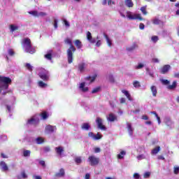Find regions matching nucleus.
Masks as SVG:
<instances>
[{"label":"nucleus","instance_id":"obj_1","mask_svg":"<svg viewBox=\"0 0 179 179\" xmlns=\"http://www.w3.org/2000/svg\"><path fill=\"white\" fill-rule=\"evenodd\" d=\"M9 85H12V79L9 77L0 76V93L6 96L9 93Z\"/></svg>","mask_w":179,"mask_h":179},{"label":"nucleus","instance_id":"obj_2","mask_svg":"<svg viewBox=\"0 0 179 179\" xmlns=\"http://www.w3.org/2000/svg\"><path fill=\"white\" fill-rule=\"evenodd\" d=\"M64 43L65 44H69V45H70L67 50V61L68 64H72V62H73V54H75V52L76 51V48L73 46L72 40L69 38H66Z\"/></svg>","mask_w":179,"mask_h":179},{"label":"nucleus","instance_id":"obj_3","mask_svg":"<svg viewBox=\"0 0 179 179\" xmlns=\"http://www.w3.org/2000/svg\"><path fill=\"white\" fill-rule=\"evenodd\" d=\"M22 48H24L25 52L28 54H36V48L33 47L31 40L29 38H24L22 41Z\"/></svg>","mask_w":179,"mask_h":179},{"label":"nucleus","instance_id":"obj_4","mask_svg":"<svg viewBox=\"0 0 179 179\" xmlns=\"http://www.w3.org/2000/svg\"><path fill=\"white\" fill-rule=\"evenodd\" d=\"M160 82L164 86H167L166 88L168 90H174V89L177 87V81H173L172 85H170V81L169 80L160 79Z\"/></svg>","mask_w":179,"mask_h":179},{"label":"nucleus","instance_id":"obj_5","mask_svg":"<svg viewBox=\"0 0 179 179\" xmlns=\"http://www.w3.org/2000/svg\"><path fill=\"white\" fill-rule=\"evenodd\" d=\"M88 162L90 164V166H99V163H100V158L94 156V155H90L88 157Z\"/></svg>","mask_w":179,"mask_h":179},{"label":"nucleus","instance_id":"obj_6","mask_svg":"<svg viewBox=\"0 0 179 179\" xmlns=\"http://www.w3.org/2000/svg\"><path fill=\"white\" fill-rule=\"evenodd\" d=\"M170 69H171V66L170 64H165L159 69V72L162 75H166V73H169Z\"/></svg>","mask_w":179,"mask_h":179},{"label":"nucleus","instance_id":"obj_7","mask_svg":"<svg viewBox=\"0 0 179 179\" xmlns=\"http://www.w3.org/2000/svg\"><path fill=\"white\" fill-rule=\"evenodd\" d=\"M96 123L97 124L98 128L102 131H107V127L103 124V119L101 117H96Z\"/></svg>","mask_w":179,"mask_h":179},{"label":"nucleus","instance_id":"obj_8","mask_svg":"<svg viewBox=\"0 0 179 179\" xmlns=\"http://www.w3.org/2000/svg\"><path fill=\"white\" fill-rule=\"evenodd\" d=\"M57 131V127L52 126L51 124L47 125L45 128V134H52Z\"/></svg>","mask_w":179,"mask_h":179},{"label":"nucleus","instance_id":"obj_9","mask_svg":"<svg viewBox=\"0 0 179 179\" xmlns=\"http://www.w3.org/2000/svg\"><path fill=\"white\" fill-rule=\"evenodd\" d=\"M38 76L44 82H48L50 80V74L48 73H39Z\"/></svg>","mask_w":179,"mask_h":179},{"label":"nucleus","instance_id":"obj_10","mask_svg":"<svg viewBox=\"0 0 179 179\" xmlns=\"http://www.w3.org/2000/svg\"><path fill=\"white\" fill-rule=\"evenodd\" d=\"M55 177H56V178H61L62 177H65V169H64V168H61L59 172L55 174Z\"/></svg>","mask_w":179,"mask_h":179},{"label":"nucleus","instance_id":"obj_11","mask_svg":"<svg viewBox=\"0 0 179 179\" xmlns=\"http://www.w3.org/2000/svg\"><path fill=\"white\" fill-rule=\"evenodd\" d=\"M55 150L57 156H60V157L62 156V155L64 154V152H65V150L62 146L56 147L55 148Z\"/></svg>","mask_w":179,"mask_h":179},{"label":"nucleus","instance_id":"obj_12","mask_svg":"<svg viewBox=\"0 0 179 179\" xmlns=\"http://www.w3.org/2000/svg\"><path fill=\"white\" fill-rule=\"evenodd\" d=\"M87 39L88 40V41H90V43H92V44H94V43H96V39L93 38V37L92 36V33H90V31L87 32Z\"/></svg>","mask_w":179,"mask_h":179},{"label":"nucleus","instance_id":"obj_13","mask_svg":"<svg viewBox=\"0 0 179 179\" xmlns=\"http://www.w3.org/2000/svg\"><path fill=\"white\" fill-rule=\"evenodd\" d=\"M86 85L85 83H81L79 86V89L83 92V93H86V92H89V87H85Z\"/></svg>","mask_w":179,"mask_h":179},{"label":"nucleus","instance_id":"obj_14","mask_svg":"<svg viewBox=\"0 0 179 179\" xmlns=\"http://www.w3.org/2000/svg\"><path fill=\"white\" fill-rule=\"evenodd\" d=\"M127 131L129 132V135H130V136H132V135H134V129L132 128V125L131 124V123H127Z\"/></svg>","mask_w":179,"mask_h":179},{"label":"nucleus","instance_id":"obj_15","mask_svg":"<svg viewBox=\"0 0 179 179\" xmlns=\"http://www.w3.org/2000/svg\"><path fill=\"white\" fill-rule=\"evenodd\" d=\"M122 93H123V94H124V96H126L127 99H128V100L129 101H132V97L131 96V94H129V92H128L125 90H122Z\"/></svg>","mask_w":179,"mask_h":179},{"label":"nucleus","instance_id":"obj_16","mask_svg":"<svg viewBox=\"0 0 179 179\" xmlns=\"http://www.w3.org/2000/svg\"><path fill=\"white\" fill-rule=\"evenodd\" d=\"M0 166L3 170V171H8V170H9V168L8 167V165L6 164V163L3 161H1L0 162Z\"/></svg>","mask_w":179,"mask_h":179},{"label":"nucleus","instance_id":"obj_17","mask_svg":"<svg viewBox=\"0 0 179 179\" xmlns=\"http://www.w3.org/2000/svg\"><path fill=\"white\" fill-rule=\"evenodd\" d=\"M81 129L83 131H89V129H90V124L87 122L83 123L81 125Z\"/></svg>","mask_w":179,"mask_h":179},{"label":"nucleus","instance_id":"obj_18","mask_svg":"<svg viewBox=\"0 0 179 179\" xmlns=\"http://www.w3.org/2000/svg\"><path fill=\"white\" fill-rule=\"evenodd\" d=\"M117 120V116L114 115L113 113H110L108 117V120H109L110 122H114Z\"/></svg>","mask_w":179,"mask_h":179},{"label":"nucleus","instance_id":"obj_19","mask_svg":"<svg viewBox=\"0 0 179 179\" xmlns=\"http://www.w3.org/2000/svg\"><path fill=\"white\" fill-rule=\"evenodd\" d=\"M136 48H138V44L136 43H134L133 45L130 47H127L126 48L127 51H134V50H136Z\"/></svg>","mask_w":179,"mask_h":179},{"label":"nucleus","instance_id":"obj_20","mask_svg":"<svg viewBox=\"0 0 179 179\" xmlns=\"http://www.w3.org/2000/svg\"><path fill=\"white\" fill-rule=\"evenodd\" d=\"M150 90L152 93V96L156 97V96H157V87H156L155 85H152L151 86Z\"/></svg>","mask_w":179,"mask_h":179},{"label":"nucleus","instance_id":"obj_21","mask_svg":"<svg viewBox=\"0 0 179 179\" xmlns=\"http://www.w3.org/2000/svg\"><path fill=\"white\" fill-rule=\"evenodd\" d=\"M124 3L127 8H133L134 7V3L132 2V0H125Z\"/></svg>","mask_w":179,"mask_h":179},{"label":"nucleus","instance_id":"obj_22","mask_svg":"<svg viewBox=\"0 0 179 179\" xmlns=\"http://www.w3.org/2000/svg\"><path fill=\"white\" fill-rule=\"evenodd\" d=\"M74 44L78 50L82 48V42L79 39L76 40Z\"/></svg>","mask_w":179,"mask_h":179},{"label":"nucleus","instance_id":"obj_23","mask_svg":"<svg viewBox=\"0 0 179 179\" xmlns=\"http://www.w3.org/2000/svg\"><path fill=\"white\" fill-rule=\"evenodd\" d=\"M86 66V64L85 63H80L78 64V71H80V72H83L85 71V67Z\"/></svg>","mask_w":179,"mask_h":179},{"label":"nucleus","instance_id":"obj_24","mask_svg":"<svg viewBox=\"0 0 179 179\" xmlns=\"http://www.w3.org/2000/svg\"><path fill=\"white\" fill-rule=\"evenodd\" d=\"M40 116L41 117L42 120H45L47 118H48V113L46 111H43L40 114Z\"/></svg>","mask_w":179,"mask_h":179},{"label":"nucleus","instance_id":"obj_25","mask_svg":"<svg viewBox=\"0 0 179 179\" xmlns=\"http://www.w3.org/2000/svg\"><path fill=\"white\" fill-rule=\"evenodd\" d=\"M125 155H127V152L122 150L120 154H118L117 155V159H124V157L125 156Z\"/></svg>","mask_w":179,"mask_h":179},{"label":"nucleus","instance_id":"obj_26","mask_svg":"<svg viewBox=\"0 0 179 179\" xmlns=\"http://www.w3.org/2000/svg\"><path fill=\"white\" fill-rule=\"evenodd\" d=\"M38 86L39 87H41L42 89H44V87H47V86L48 85H47V83L43 82L42 80H40L38 82Z\"/></svg>","mask_w":179,"mask_h":179},{"label":"nucleus","instance_id":"obj_27","mask_svg":"<svg viewBox=\"0 0 179 179\" xmlns=\"http://www.w3.org/2000/svg\"><path fill=\"white\" fill-rule=\"evenodd\" d=\"M158 152H160V146H157L151 151V155H157Z\"/></svg>","mask_w":179,"mask_h":179},{"label":"nucleus","instance_id":"obj_28","mask_svg":"<svg viewBox=\"0 0 179 179\" xmlns=\"http://www.w3.org/2000/svg\"><path fill=\"white\" fill-rule=\"evenodd\" d=\"M104 37L106 40V43L108 45V47H111L112 42H111V40L110 39V38H108V36L107 34H104Z\"/></svg>","mask_w":179,"mask_h":179},{"label":"nucleus","instance_id":"obj_29","mask_svg":"<svg viewBox=\"0 0 179 179\" xmlns=\"http://www.w3.org/2000/svg\"><path fill=\"white\" fill-rule=\"evenodd\" d=\"M97 78V75H94L92 77L88 76L87 77V80H90V83H93V82H94V80H96V78Z\"/></svg>","mask_w":179,"mask_h":179},{"label":"nucleus","instance_id":"obj_30","mask_svg":"<svg viewBox=\"0 0 179 179\" xmlns=\"http://www.w3.org/2000/svg\"><path fill=\"white\" fill-rule=\"evenodd\" d=\"M38 122V120H36L34 118H31L30 120H28L27 124H37Z\"/></svg>","mask_w":179,"mask_h":179},{"label":"nucleus","instance_id":"obj_31","mask_svg":"<svg viewBox=\"0 0 179 179\" xmlns=\"http://www.w3.org/2000/svg\"><path fill=\"white\" fill-rule=\"evenodd\" d=\"M36 141L38 145H41V143H44V138L38 137L36 138Z\"/></svg>","mask_w":179,"mask_h":179},{"label":"nucleus","instance_id":"obj_32","mask_svg":"<svg viewBox=\"0 0 179 179\" xmlns=\"http://www.w3.org/2000/svg\"><path fill=\"white\" fill-rule=\"evenodd\" d=\"M10 31H16V30H19V27L15 26L14 24L10 25Z\"/></svg>","mask_w":179,"mask_h":179},{"label":"nucleus","instance_id":"obj_33","mask_svg":"<svg viewBox=\"0 0 179 179\" xmlns=\"http://www.w3.org/2000/svg\"><path fill=\"white\" fill-rule=\"evenodd\" d=\"M28 13L35 16V17H38V12L37 10L29 11Z\"/></svg>","mask_w":179,"mask_h":179},{"label":"nucleus","instance_id":"obj_34","mask_svg":"<svg viewBox=\"0 0 179 179\" xmlns=\"http://www.w3.org/2000/svg\"><path fill=\"white\" fill-rule=\"evenodd\" d=\"M25 68H27V69H28V71H29V72L33 71V66L29 63H27L25 64Z\"/></svg>","mask_w":179,"mask_h":179},{"label":"nucleus","instance_id":"obj_35","mask_svg":"<svg viewBox=\"0 0 179 179\" xmlns=\"http://www.w3.org/2000/svg\"><path fill=\"white\" fill-rule=\"evenodd\" d=\"M74 160L76 164H80L82 163V157H77Z\"/></svg>","mask_w":179,"mask_h":179},{"label":"nucleus","instance_id":"obj_36","mask_svg":"<svg viewBox=\"0 0 179 179\" xmlns=\"http://www.w3.org/2000/svg\"><path fill=\"white\" fill-rule=\"evenodd\" d=\"M133 86L134 87H141V83L138 80H134L133 82Z\"/></svg>","mask_w":179,"mask_h":179},{"label":"nucleus","instance_id":"obj_37","mask_svg":"<svg viewBox=\"0 0 179 179\" xmlns=\"http://www.w3.org/2000/svg\"><path fill=\"white\" fill-rule=\"evenodd\" d=\"M30 153H31V152L29 150H24V152H23L24 157H27L30 156Z\"/></svg>","mask_w":179,"mask_h":179},{"label":"nucleus","instance_id":"obj_38","mask_svg":"<svg viewBox=\"0 0 179 179\" xmlns=\"http://www.w3.org/2000/svg\"><path fill=\"white\" fill-rule=\"evenodd\" d=\"M151 41L153 42V43H157L159 41V36H152V38H151Z\"/></svg>","mask_w":179,"mask_h":179},{"label":"nucleus","instance_id":"obj_39","mask_svg":"<svg viewBox=\"0 0 179 179\" xmlns=\"http://www.w3.org/2000/svg\"><path fill=\"white\" fill-rule=\"evenodd\" d=\"M101 89V87H96L94 88L92 91V94H94V93H98V92H100Z\"/></svg>","mask_w":179,"mask_h":179},{"label":"nucleus","instance_id":"obj_40","mask_svg":"<svg viewBox=\"0 0 179 179\" xmlns=\"http://www.w3.org/2000/svg\"><path fill=\"white\" fill-rule=\"evenodd\" d=\"M45 58H46V59H49V61H51V59H52V55L51 53H48L45 55Z\"/></svg>","mask_w":179,"mask_h":179},{"label":"nucleus","instance_id":"obj_41","mask_svg":"<svg viewBox=\"0 0 179 179\" xmlns=\"http://www.w3.org/2000/svg\"><path fill=\"white\" fill-rule=\"evenodd\" d=\"M153 24H160L162 23V21L157 18H155L152 21Z\"/></svg>","mask_w":179,"mask_h":179},{"label":"nucleus","instance_id":"obj_42","mask_svg":"<svg viewBox=\"0 0 179 179\" xmlns=\"http://www.w3.org/2000/svg\"><path fill=\"white\" fill-rule=\"evenodd\" d=\"M127 17L130 19V20H136V14L135 15H129Z\"/></svg>","mask_w":179,"mask_h":179},{"label":"nucleus","instance_id":"obj_43","mask_svg":"<svg viewBox=\"0 0 179 179\" xmlns=\"http://www.w3.org/2000/svg\"><path fill=\"white\" fill-rule=\"evenodd\" d=\"M101 138H103V136L99 133L96 134V135H95V141H99V139H101Z\"/></svg>","mask_w":179,"mask_h":179},{"label":"nucleus","instance_id":"obj_44","mask_svg":"<svg viewBox=\"0 0 179 179\" xmlns=\"http://www.w3.org/2000/svg\"><path fill=\"white\" fill-rule=\"evenodd\" d=\"M21 176H22V178H24V179H26L27 178V174L26 173V171H23L21 172Z\"/></svg>","mask_w":179,"mask_h":179},{"label":"nucleus","instance_id":"obj_45","mask_svg":"<svg viewBox=\"0 0 179 179\" xmlns=\"http://www.w3.org/2000/svg\"><path fill=\"white\" fill-rule=\"evenodd\" d=\"M141 10L142 13H143L144 15H148V11H146V7H145V6L141 7Z\"/></svg>","mask_w":179,"mask_h":179},{"label":"nucleus","instance_id":"obj_46","mask_svg":"<svg viewBox=\"0 0 179 179\" xmlns=\"http://www.w3.org/2000/svg\"><path fill=\"white\" fill-rule=\"evenodd\" d=\"M88 136H90V138H92V139H94L96 138V134L93 132H89Z\"/></svg>","mask_w":179,"mask_h":179},{"label":"nucleus","instance_id":"obj_47","mask_svg":"<svg viewBox=\"0 0 179 179\" xmlns=\"http://www.w3.org/2000/svg\"><path fill=\"white\" fill-rule=\"evenodd\" d=\"M40 16H41L42 17L44 16H47V13L44 12L38 13V17H40Z\"/></svg>","mask_w":179,"mask_h":179},{"label":"nucleus","instance_id":"obj_48","mask_svg":"<svg viewBox=\"0 0 179 179\" xmlns=\"http://www.w3.org/2000/svg\"><path fill=\"white\" fill-rule=\"evenodd\" d=\"M133 177L135 179H139V178H141V175H139V173H134Z\"/></svg>","mask_w":179,"mask_h":179},{"label":"nucleus","instance_id":"obj_49","mask_svg":"<svg viewBox=\"0 0 179 179\" xmlns=\"http://www.w3.org/2000/svg\"><path fill=\"white\" fill-rule=\"evenodd\" d=\"M144 178H149L150 177V172H145L143 175Z\"/></svg>","mask_w":179,"mask_h":179},{"label":"nucleus","instance_id":"obj_50","mask_svg":"<svg viewBox=\"0 0 179 179\" xmlns=\"http://www.w3.org/2000/svg\"><path fill=\"white\" fill-rule=\"evenodd\" d=\"M138 19V20H141V21L143 20V18L142 17V16L140 15V14H136V20Z\"/></svg>","mask_w":179,"mask_h":179},{"label":"nucleus","instance_id":"obj_51","mask_svg":"<svg viewBox=\"0 0 179 179\" xmlns=\"http://www.w3.org/2000/svg\"><path fill=\"white\" fill-rule=\"evenodd\" d=\"M8 54L9 55H10V57H13V55H15V52L13 51V50L10 49L8 50Z\"/></svg>","mask_w":179,"mask_h":179},{"label":"nucleus","instance_id":"obj_52","mask_svg":"<svg viewBox=\"0 0 179 179\" xmlns=\"http://www.w3.org/2000/svg\"><path fill=\"white\" fill-rule=\"evenodd\" d=\"M178 172H179V167L178 166L175 167L173 171L174 174H178Z\"/></svg>","mask_w":179,"mask_h":179},{"label":"nucleus","instance_id":"obj_53","mask_svg":"<svg viewBox=\"0 0 179 179\" xmlns=\"http://www.w3.org/2000/svg\"><path fill=\"white\" fill-rule=\"evenodd\" d=\"M145 29V24L143 23H140L139 24V29L143 30Z\"/></svg>","mask_w":179,"mask_h":179},{"label":"nucleus","instance_id":"obj_54","mask_svg":"<svg viewBox=\"0 0 179 179\" xmlns=\"http://www.w3.org/2000/svg\"><path fill=\"white\" fill-rule=\"evenodd\" d=\"M54 27H55V29H57V27H58V20H54Z\"/></svg>","mask_w":179,"mask_h":179},{"label":"nucleus","instance_id":"obj_55","mask_svg":"<svg viewBox=\"0 0 179 179\" xmlns=\"http://www.w3.org/2000/svg\"><path fill=\"white\" fill-rule=\"evenodd\" d=\"M43 150H44V152H45V153H47V152H50V150H51V149L50 148V147H45V148H43Z\"/></svg>","mask_w":179,"mask_h":179},{"label":"nucleus","instance_id":"obj_56","mask_svg":"<svg viewBox=\"0 0 179 179\" xmlns=\"http://www.w3.org/2000/svg\"><path fill=\"white\" fill-rule=\"evenodd\" d=\"M143 68V64H139L138 66H136V69H142Z\"/></svg>","mask_w":179,"mask_h":179},{"label":"nucleus","instance_id":"obj_57","mask_svg":"<svg viewBox=\"0 0 179 179\" xmlns=\"http://www.w3.org/2000/svg\"><path fill=\"white\" fill-rule=\"evenodd\" d=\"M152 62H153L154 64H159V59L157 58H153L152 59Z\"/></svg>","mask_w":179,"mask_h":179},{"label":"nucleus","instance_id":"obj_58","mask_svg":"<svg viewBox=\"0 0 179 179\" xmlns=\"http://www.w3.org/2000/svg\"><path fill=\"white\" fill-rule=\"evenodd\" d=\"M39 164H41V166H42V167H45V161H40L39 162Z\"/></svg>","mask_w":179,"mask_h":179},{"label":"nucleus","instance_id":"obj_59","mask_svg":"<svg viewBox=\"0 0 179 179\" xmlns=\"http://www.w3.org/2000/svg\"><path fill=\"white\" fill-rule=\"evenodd\" d=\"M142 120H145V121H148V120H149V117L146 115H143L142 117H141Z\"/></svg>","mask_w":179,"mask_h":179},{"label":"nucleus","instance_id":"obj_60","mask_svg":"<svg viewBox=\"0 0 179 179\" xmlns=\"http://www.w3.org/2000/svg\"><path fill=\"white\" fill-rule=\"evenodd\" d=\"M101 151V150L100 149V148H94V152L95 153H100Z\"/></svg>","mask_w":179,"mask_h":179},{"label":"nucleus","instance_id":"obj_61","mask_svg":"<svg viewBox=\"0 0 179 179\" xmlns=\"http://www.w3.org/2000/svg\"><path fill=\"white\" fill-rule=\"evenodd\" d=\"M64 24L66 27H69L71 25L69 24V22L66 20H64Z\"/></svg>","mask_w":179,"mask_h":179},{"label":"nucleus","instance_id":"obj_62","mask_svg":"<svg viewBox=\"0 0 179 179\" xmlns=\"http://www.w3.org/2000/svg\"><path fill=\"white\" fill-rule=\"evenodd\" d=\"M109 80L110 82H112L113 83H114V77L113 76H109Z\"/></svg>","mask_w":179,"mask_h":179},{"label":"nucleus","instance_id":"obj_63","mask_svg":"<svg viewBox=\"0 0 179 179\" xmlns=\"http://www.w3.org/2000/svg\"><path fill=\"white\" fill-rule=\"evenodd\" d=\"M120 101L121 104H124L125 103V101H126L125 98H121L120 99Z\"/></svg>","mask_w":179,"mask_h":179},{"label":"nucleus","instance_id":"obj_64","mask_svg":"<svg viewBox=\"0 0 179 179\" xmlns=\"http://www.w3.org/2000/svg\"><path fill=\"white\" fill-rule=\"evenodd\" d=\"M96 45V47H100V45H101V41H100V40L97 41Z\"/></svg>","mask_w":179,"mask_h":179}]
</instances>
